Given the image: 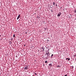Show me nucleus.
Returning a JSON list of instances; mask_svg holds the SVG:
<instances>
[{
	"label": "nucleus",
	"instance_id": "nucleus-11",
	"mask_svg": "<svg viewBox=\"0 0 76 76\" xmlns=\"http://www.w3.org/2000/svg\"><path fill=\"white\" fill-rule=\"evenodd\" d=\"M53 5H55V2H53Z\"/></svg>",
	"mask_w": 76,
	"mask_h": 76
},
{
	"label": "nucleus",
	"instance_id": "nucleus-7",
	"mask_svg": "<svg viewBox=\"0 0 76 76\" xmlns=\"http://www.w3.org/2000/svg\"><path fill=\"white\" fill-rule=\"evenodd\" d=\"M54 56L53 54H52L51 55V58H52V57L53 56Z\"/></svg>",
	"mask_w": 76,
	"mask_h": 76
},
{
	"label": "nucleus",
	"instance_id": "nucleus-6",
	"mask_svg": "<svg viewBox=\"0 0 76 76\" xmlns=\"http://www.w3.org/2000/svg\"><path fill=\"white\" fill-rule=\"evenodd\" d=\"M13 38H15V34H13Z\"/></svg>",
	"mask_w": 76,
	"mask_h": 76
},
{
	"label": "nucleus",
	"instance_id": "nucleus-22",
	"mask_svg": "<svg viewBox=\"0 0 76 76\" xmlns=\"http://www.w3.org/2000/svg\"><path fill=\"white\" fill-rule=\"evenodd\" d=\"M43 66H44V64H43Z\"/></svg>",
	"mask_w": 76,
	"mask_h": 76
},
{
	"label": "nucleus",
	"instance_id": "nucleus-21",
	"mask_svg": "<svg viewBox=\"0 0 76 76\" xmlns=\"http://www.w3.org/2000/svg\"><path fill=\"white\" fill-rule=\"evenodd\" d=\"M42 49H43L44 48H42Z\"/></svg>",
	"mask_w": 76,
	"mask_h": 76
},
{
	"label": "nucleus",
	"instance_id": "nucleus-15",
	"mask_svg": "<svg viewBox=\"0 0 76 76\" xmlns=\"http://www.w3.org/2000/svg\"><path fill=\"white\" fill-rule=\"evenodd\" d=\"M64 76H67V75H65Z\"/></svg>",
	"mask_w": 76,
	"mask_h": 76
},
{
	"label": "nucleus",
	"instance_id": "nucleus-16",
	"mask_svg": "<svg viewBox=\"0 0 76 76\" xmlns=\"http://www.w3.org/2000/svg\"><path fill=\"white\" fill-rule=\"evenodd\" d=\"M56 6L57 7L58 6H57V4H56Z\"/></svg>",
	"mask_w": 76,
	"mask_h": 76
},
{
	"label": "nucleus",
	"instance_id": "nucleus-1",
	"mask_svg": "<svg viewBox=\"0 0 76 76\" xmlns=\"http://www.w3.org/2000/svg\"><path fill=\"white\" fill-rule=\"evenodd\" d=\"M29 69V66H28V65L25 66V68H24V69L25 70H26L27 69Z\"/></svg>",
	"mask_w": 76,
	"mask_h": 76
},
{
	"label": "nucleus",
	"instance_id": "nucleus-24",
	"mask_svg": "<svg viewBox=\"0 0 76 76\" xmlns=\"http://www.w3.org/2000/svg\"><path fill=\"white\" fill-rule=\"evenodd\" d=\"M24 46H25V45H24Z\"/></svg>",
	"mask_w": 76,
	"mask_h": 76
},
{
	"label": "nucleus",
	"instance_id": "nucleus-12",
	"mask_svg": "<svg viewBox=\"0 0 76 76\" xmlns=\"http://www.w3.org/2000/svg\"><path fill=\"white\" fill-rule=\"evenodd\" d=\"M45 63H47V61H45Z\"/></svg>",
	"mask_w": 76,
	"mask_h": 76
},
{
	"label": "nucleus",
	"instance_id": "nucleus-17",
	"mask_svg": "<svg viewBox=\"0 0 76 76\" xmlns=\"http://www.w3.org/2000/svg\"><path fill=\"white\" fill-rule=\"evenodd\" d=\"M35 75H37V74L36 73H35Z\"/></svg>",
	"mask_w": 76,
	"mask_h": 76
},
{
	"label": "nucleus",
	"instance_id": "nucleus-14",
	"mask_svg": "<svg viewBox=\"0 0 76 76\" xmlns=\"http://www.w3.org/2000/svg\"><path fill=\"white\" fill-rule=\"evenodd\" d=\"M44 50H45V48H43V51H44Z\"/></svg>",
	"mask_w": 76,
	"mask_h": 76
},
{
	"label": "nucleus",
	"instance_id": "nucleus-2",
	"mask_svg": "<svg viewBox=\"0 0 76 76\" xmlns=\"http://www.w3.org/2000/svg\"><path fill=\"white\" fill-rule=\"evenodd\" d=\"M46 54H47V56H48L47 57H48V56H49V57H50V53L48 52V53H46Z\"/></svg>",
	"mask_w": 76,
	"mask_h": 76
},
{
	"label": "nucleus",
	"instance_id": "nucleus-19",
	"mask_svg": "<svg viewBox=\"0 0 76 76\" xmlns=\"http://www.w3.org/2000/svg\"><path fill=\"white\" fill-rule=\"evenodd\" d=\"M67 59H68V58H67L66 59V60Z\"/></svg>",
	"mask_w": 76,
	"mask_h": 76
},
{
	"label": "nucleus",
	"instance_id": "nucleus-13",
	"mask_svg": "<svg viewBox=\"0 0 76 76\" xmlns=\"http://www.w3.org/2000/svg\"><path fill=\"white\" fill-rule=\"evenodd\" d=\"M68 61H69V60H70V58H68Z\"/></svg>",
	"mask_w": 76,
	"mask_h": 76
},
{
	"label": "nucleus",
	"instance_id": "nucleus-3",
	"mask_svg": "<svg viewBox=\"0 0 76 76\" xmlns=\"http://www.w3.org/2000/svg\"><path fill=\"white\" fill-rule=\"evenodd\" d=\"M61 15V13L60 12H59L58 13V16L59 17V16H60Z\"/></svg>",
	"mask_w": 76,
	"mask_h": 76
},
{
	"label": "nucleus",
	"instance_id": "nucleus-18",
	"mask_svg": "<svg viewBox=\"0 0 76 76\" xmlns=\"http://www.w3.org/2000/svg\"><path fill=\"white\" fill-rule=\"evenodd\" d=\"M72 69H73V66H72Z\"/></svg>",
	"mask_w": 76,
	"mask_h": 76
},
{
	"label": "nucleus",
	"instance_id": "nucleus-4",
	"mask_svg": "<svg viewBox=\"0 0 76 76\" xmlns=\"http://www.w3.org/2000/svg\"><path fill=\"white\" fill-rule=\"evenodd\" d=\"M20 14H19L18 15V17L17 18V20L19 19V18H20Z\"/></svg>",
	"mask_w": 76,
	"mask_h": 76
},
{
	"label": "nucleus",
	"instance_id": "nucleus-23",
	"mask_svg": "<svg viewBox=\"0 0 76 76\" xmlns=\"http://www.w3.org/2000/svg\"><path fill=\"white\" fill-rule=\"evenodd\" d=\"M52 12H53V10H52Z\"/></svg>",
	"mask_w": 76,
	"mask_h": 76
},
{
	"label": "nucleus",
	"instance_id": "nucleus-9",
	"mask_svg": "<svg viewBox=\"0 0 76 76\" xmlns=\"http://www.w3.org/2000/svg\"><path fill=\"white\" fill-rule=\"evenodd\" d=\"M76 54H75V55H74V57H76Z\"/></svg>",
	"mask_w": 76,
	"mask_h": 76
},
{
	"label": "nucleus",
	"instance_id": "nucleus-10",
	"mask_svg": "<svg viewBox=\"0 0 76 76\" xmlns=\"http://www.w3.org/2000/svg\"><path fill=\"white\" fill-rule=\"evenodd\" d=\"M74 12L75 13H76V10H74Z\"/></svg>",
	"mask_w": 76,
	"mask_h": 76
},
{
	"label": "nucleus",
	"instance_id": "nucleus-20",
	"mask_svg": "<svg viewBox=\"0 0 76 76\" xmlns=\"http://www.w3.org/2000/svg\"><path fill=\"white\" fill-rule=\"evenodd\" d=\"M26 34H27V32H26Z\"/></svg>",
	"mask_w": 76,
	"mask_h": 76
},
{
	"label": "nucleus",
	"instance_id": "nucleus-5",
	"mask_svg": "<svg viewBox=\"0 0 76 76\" xmlns=\"http://www.w3.org/2000/svg\"><path fill=\"white\" fill-rule=\"evenodd\" d=\"M49 66H50H50L51 67V66H52V64H49Z\"/></svg>",
	"mask_w": 76,
	"mask_h": 76
},
{
	"label": "nucleus",
	"instance_id": "nucleus-8",
	"mask_svg": "<svg viewBox=\"0 0 76 76\" xmlns=\"http://www.w3.org/2000/svg\"><path fill=\"white\" fill-rule=\"evenodd\" d=\"M57 67H60V66L59 65H58V66H57Z\"/></svg>",
	"mask_w": 76,
	"mask_h": 76
}]
</instances>
